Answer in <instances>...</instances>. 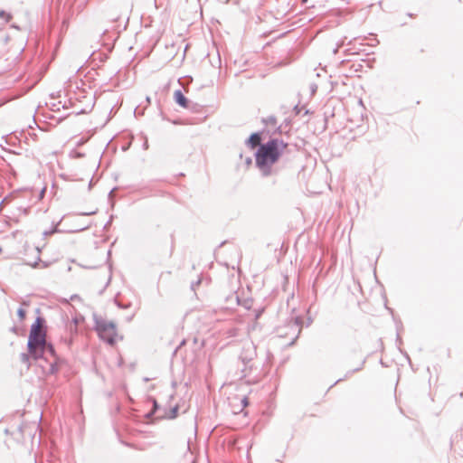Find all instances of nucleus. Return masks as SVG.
<instances>
[{"instance_id": "nucleus-1", "label": "nucleus", "mask_w": 463, "mask_h": 463, "mask_svg": "<svg viewBox=\"0 0 463 463\" xmlns=\"http://www.w3.org/2000/svg\"><path fill=\"white\" fill-rule=\"evenodd\" d=\"M288 144L278 138H271L267 143L260 145L255 154L256 165L264 177L276 175L277 170L272 165L283 156Z\"/></svg>"}, {"instance_id": "nucleus-2", "label": "nucleus", "mask_w": 463, "mask_h": 463, "mask_svg": "<svg viewBox=\"0 0 463 463\" xmlns=\"http://www.w3.org/2000/svg\"><path fill=\"white\" fill-rule=\"evenodd\" d=\"M44 319L38 317L35 322L31 326L28 337L27 348L30 355L38 360L44 356V347L46 346V333L41 328Z\"/></svg>"}, {"instance_id": "nucleus-3", "label": "nucleus", "mask_w": 463, "mask_h": 463, "mask_svg": "<svg viewBox=\"0 0 463 463\" xmlns=\"http://www.w3.org/2000/svg\"><path fill=\"white\" fill-rule=\"evenodd\" d=\"M133 4L130 0H109L104 6V17L110 22H117L123 16L128 18Z\"/></svg>"}, {"instance_id": "nucleus-4", "label": "nucleus", "mask_w": 463, "mask_h": 463, "mask_svg": "<svg viewBox=\"0 0 463 463\" xmlns=\"http://www.w3.org/2000/svg\"><path fill=\"white\" fill-rule=\"evenodd\" d=\"M95 328L99 336L109 345L115 343L116 326L111 321L104 319H95Z\"/></svg>"}, {"instance_id": "nucleus-5", "label": "nucleus", "mask_w": 463, "mask_h": 463, "mask_svg": "<svg viewBox=\"0 0 463 463\" xmlns=\"http://www.w3.org/2000/svg\"><path fill=\"white\" fill-rule=\"evenodd\" d=\"M302 318L300 317H296L290 320L288 323V326L291 327L295 332H297L296 336L291 341L290 345L294 344L296 339L298 337L300 332H301V326H302Z\"/></svg>"}, {"instance_id": "nucleus-6", "label": "nucleus", "mask_w": 463, "mask_h": 463, "mask_svg": "<svg viewBox=\"0 0 463 463\" xmlns=\"http://www.w3.org/2000/svg\"><path fill=\"white\" fill-rule=\"evenodd\" d=\"M174 99L175 101L182 108H188V99L185 98V96L183 94V92L180 90H177L174 93Z\"/></svg>"}, {"instance_id": "nucleus-7", "label": "nucleus", "mask_w": 463, "mask_h": 463, "mask_svg": "<svg viewBox=\"0 0 463 463\" xmlns=\"http://www.w3.org/2000/svg\"><path fill=\"white\" fill-rule=\"evenodd\" d=\"M261 140L260 134L259 133H252L250 137L247 140V144L250 145L252 148H255L256 146L260 147Z\"/></svg>"}, {"instance_id": "nucleus-8", "label": "nucleus", "mask_w": 463, "mask_h": 463, "mask_svg": "<svg viewBox=\"0 0 463 463\" xmlns=\"http://www.w3.org/2000/svg\"><path fill=\"white\" fill-rule=\"evenodd\" d=\"M47 355H51L53 360L59 359L53 345L50 343H46V346L44 347V356L43 358L46 361L49 360Z\"/></svg>"}, {"instance_id": "nucleus-9", "label": "nucleus", "mask_w": 463, "mask_h": 463, "mask_svg": "<svg viewBox=\"0 0 463 463\" xmlns=\"http://www.w3.org/2000/svg\"><path fill=\"white\" fill-rule=\"evenodd\" d=\"M241 360L244 364V369H242V373H243V377H247L248 374L245 373L246 370L249 368L250 371L252 370V367H253V364H250V362L251 361V357H247V356H241Z\"/></svg>"}, {"instance_id": "nucleus-10", "label": "nucleus", "mask_w": 463, "mask_h": 463, "mask_svg": "<svg viewBox=\"0 0 463 463\" xmlns=\"http://www.w3.org/2000/svg\"><path fill=\"white\" fill-rule=\"evenodd\" d=\"M149 400L152 402L153 403V409L151 411L147 412L146 413V418L150 419L153 417V415L157 411V410L159 409V405L156 402V400L153 397H150Z\"/></svg>"}, {"instance_id": "nucleus-11", "label": "nucleus", "mask_w": 463, "mask_h": 463, "mask_svg": "<svg viewBox=\"0 0 463 463\" xmlns=\"http://www.w3.org/2000/svg\"><path fill=\"white\" fill-rule=\"evenodd\" d=\"M60 359H56V360H53L52 362H50V368H49V373L50 374H55L58 373L59 371V365H58V363H59Z\"/></svg>"}, {"instance_id": "nucleus-12", "label": "nucleus", "mask_w": 463, "mask_h": 463, "mask_svg": "<svg viewBox=\"0 0 463 463\" xmlns=\"http://www.w3.org/2000/svg\"><path fill=\"white\" fill-rule=\"evenodd\" d=\"M178 410V405H175L169 411V412L166 415H164L163 417L167 419H175L177 417Z\"/></svg>"}, {"instance_id": "nucleus-13", "label": "nucleus", "mask_w": 463, "mask_h": 463, "mask_svg": "<svg viewBox=\"0 0 463 463\" xmlns=\"http://www.w3.org/2000/svg\"><path fill=\"white\" fill-rule=\"evenodd\" d=\"M265 123L275 127L277 125V119L274 116H269L265 119Z\"/></svg>"}, {"instance_id": "nucleus-14", "label": "nucleus", "mask_w": 463, "mask_h": 463, "mask_svg": "<svg viewBox=\"0 0 463 463\" xmlns=\"http://www.w3.org/2000/svg\"><path fill=\"white\" fill-rule=\"evenodd\" d=\"M30 357H32V356L30 355L29 353L28 354L23 353L20 355L21 362L24 363V364H28Z\"/></svg>"}, {"instance_id": "nucleus-15", "label": "nucleus", "mask_w": 463, "mask_h": 463, "mask_svg": "<svg viewBox=\"0 0 463 463\" xmlns=\"http://www.w3.org/2000/svg\"><path fill=\"white\" fill-rule=\"evenodd\" d=\"M0 18L4 20V24H6L11 18L10 14H5L4 11L0 12Z\"/></svg>"}, {"instance_id": "nucleus-16", "label": "nucleus", "mask_w": 463, "mask_h": 463, "mask_svg": "<svg viewBox=\"0 0 463 463\" xmlns=\"http://www.w3.org/2000/svg\"><path fill=\"white\" fill-rule=\"evenodd\" d=\"M240 402H241V411L249 404L248 398L245 397V396L241 397L240 398Z\"/></svg>"}, {"instance_id": "nucleus-17", "label": "nucleus", "mask_w": 463, "mask_h": 463, "mask_svg": "<svg viewBox=\"0 0 463 463\" xmlns=\"http://www.w3.org/2000/svg\"><path fill=\"white\" fill-rule=\"evenodd\" d=\"M25 314H26V313H25V310H24V308H22V307L18 308V310H17V316L19 317V318H20L21 320L24 319V317H25Z\"/></svg>"}, {"instance_id": "nucleus-18", "label": "nucleus", "mask_w": 463, "mask_h": 463, "mask_svg": "<svg viewBox=\"0 0 463 463\" xmlns=\"http://www.w3.org/2000/svg\"><path fill=\"white\" fill-rule=\"evenodd\" d=\"M230 300H234L237 305H241L240 298L237 294H233L229 298Z\"/></svg>"}, {"instance_id": "nucleus-19", "label": "nucleus", "mask_w": 463, "mask_h": 463, "mask_svg": "<svg viewBox=\"0 0 463 463\" xmlns=\"http://www.w3.org/2000/svg\"><path fill=\"white\" fill-rule=\"evenodd\" d=\"M294 110H295L296 114H299V113H300V111H301V109H300L298 105H296V106L294 107Z\"/></svg>"}, {"instance_id": "nucleus-20", "label": "nucleus", "mask_w": 463, "mask_h": 463, "mask_svg": "<svg viewBox=\"0 0 463 463\" xmlns=\"http://www.w3.org/2000/svg\"><path fill=\"white\" fill-rule=\"evenodd\" d=\"M200 283H201V280H200V279H199L198 281H196L195 283H193V284H192V288L194 290V287H195V286H198Z\"/></svg>"}, {"instance_id": "nucleus-21", "label": "nucleus", "mask_w": 463, "mask_h": 463, "mask_svg": "<svg viewBox=\"0 0 463 463\" xmlns=\"http://www.w3.org/2000/svg\"><path fill=\"white\" fill-rule=\"evenodd\" d=\"M364 362H362L361 366H360V367H357V368H355V369H354V370H353V372H357V371L361 370V369H362V366H363V364H364Z\"/></svg>"}, {"instance_id": "nucleus-22", "label": "nucleus", "mask_w": 463, "mask_h": 463, "mask_svg": "<svg viewBox=\"0 0 463 463\" xmlns=\"http://www.w3.org/2000/svg\"><path fill=\"white\" fill-rule=\"evenodd\" d=\"M260 312H261V311H258V312L256 313V315H255V319H258V317H260Z\"/></svg>"}, {"instance_id": "nucleus-23", "label": "nucleus", "mask_w": 463, "mask_h": 463, "mask_svg": "<svg viewBox=\"0 0 463 463\" xmlns=\"http://www.w3.org/2000/svg\"><path fill=\"white\" fill-rule=\"evenodd\" d=\"M250 381H252V382H257V381H258V377H257V376H254Z\"/></svg>"}, {"instance_id": "nucleus-24", "label": "nucleus", "mask_w": 463, "mask_h": 463, "mask_svg": "<svg viewBox=\"0 0 463 463\" xmlns=\"http://www.w3.org/2000/svg\"><path fill=\"white\" fill-rule=\"evenodd\" d=\"M244 307H245L246 308H250V306L248 305V301H247V302H245Z\"/></svg>"}, {"instance_id": "nucleus-25", "label": "nucleus", "mask_w": 463, "mask_h": 463, "mask_svg": "<svg viewBox=\"0 0 463 463\" xmlns=\"http://www.w3.org/2000/svg\"><path fill=\"white\" fill-rule=\"evenodd\" d=\"M52 232H44V235H48L50 233H52Z\"/></svg>"}, {"instance_id": "nucleus-26", "label": "nucleus", "mask_w": 463, "mask_h": 463, "mask_svg": "<svg viewBox=\"0 0 463 463\" xmlns=\"http://www.w3.org/2000/svg\"><path fill=\"white\" fill-rule=\"evenodd\" d=\"M77 157H80L81 156V154L80 153H77Z\"/></svg>"}, {"instance_id": "nucleus-27", "label": "nucleus", "mask_w": 463, "mask_h": 463, "mask_svg": "<svg viewBox=\"0 0 463 463\" xmlns=\"http://www.w3.org/2000/svg\"><path fill=\"white\" fill-rule=\"evenodd\" d=\"M93 213H90V214H92ZM85 215H90V213H84Z\"/></svg>"}]
</instances>
